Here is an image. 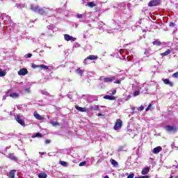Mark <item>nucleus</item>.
Here are the masks:
<instances>
[{
  "label": "nucleus",
  "instance_id": "7c9ffc66",
  "mask_svg": "<svg viewBox=\"0 0 178 178\" xmlns=\"http://www.w3.org/2000/svg\"><path fill=\"white\" fill-rule=\"evenodd\" d=\"M34 137H42V134L41 133H36Z\"/></svg>",
  "mask_w": 178,
  "mask_h": 178
},
{
  "label": "nucleus",
  "instance_id": "473e14b6",
  "mask_svg": "<svg viewBox=\"0 0 178 178\" xmlns=\"http://www.w3.org/2000/svg\"><path fill=\"white\" fill-rule=\"evenodd\" d=\"M86 161H82L79 163V166H84L86 165Z\"/></svg>",
  "mask_w": 178,
  "mask_h": 178
},
{
  "label": "nucleus",
  "instance_id": "c756f323",
  "mask_svg": "<svg viewBox=\"0 0 178 178\" xmlns=\"http://www.w3.org/2000/svg\"><path fill=\"white\" fill-rule=\"evenodd\" d=\"M151 106H152V104H149L148 106L145 108L146 112H148V111H149V108H151Z\"/></svg>",
  "mask_w": 178,
  "mask_h": 178
},
{
  "label": "nucleus",
  "instance_id": "58836bf2",
  "mask_svg": "<svg viewBox=\"0 0 178 178\" xmlns=\"http://www.w3.org/2000/svg\"><path fill=\"white\" fill-rule=\"evenodd\" d=\"M31 56H33V54H28L27 56H26V58H31Z\"/></svg>",
  "mask_w": 178,
  "mask_h": 178
},
{
  "label": "nucleus",
  "instance_id": "f8f14e48",
  "mask_svg": "<svg viewBox=\"0 0 178 178\" xmlns=\"http://www.w3.org/2000/svg\"><path fill=\"white\" fill-rule=\"evenodd\" d=\"M161 151H162V147L161 146H159V147H156L155 148H154L153 149V154H159V152H161Z\"/></svg>",
  "mask_w": 178,
  "mask_h": 178
},
{
  "label": "nucleus",
  "instance_id": "ea45409f",
  "mask_svg": "<svg viewBox=\"0 0 178 178\" xmlns=\"http://www.w3.org/2000/svg\"><path fill=\"white\" fill-rule=\"evenodd\" d=\"M56 124H58V126H59V122H53L54 126H56Z\"/></svg>",
  "mask_w": 178,
  "mask_h": 178
},
{
  "label": "nucleus",
  "instance_id": "412c9836",
  "mask_svg": "<svg viewBox=\"0 0 178 178\" xmlns=\"http://www.w3.org/2000/svg\"><path fill=\"white\" fill-rule=\"evenodd\" d=\"M15 173H16V170H10V172H9L10 177V178H15Z\"/></svg>",
  "mask_w": 178,
  "mask_h": 178
},
{
  "label": "nucleus",
  "instance_id": "bb28decb",
  "mask_svg": "<svg viewBox=\"0 0 178 178\" xmlns=\"http://www.w3.org/2000/svg\"><path fill=\"white\" fill-rule=\"evenodd\" d=\"M4 76H6V72L0 69V77H3Z\"/></svg>",
  "mask_w": 178,
  "mask_h": 178
},
{
  "label": "nucleus",
  "instance_id": "a878e982",
  "mask_svg": "<svg viewBox=\"0 0 178 178\" xmlns=\"http://www.w3.org/2000/svg\"><path fill=\"white\" fill-rule=\"evenodd\" d=\"M60 164L62 165V166H64L65 168L67 166V163L66 161H60Z\"/></svg>",
  "mask_w": 178,
  "mask_h": 178
},
{
  "label": "nucleus",
  "instance_id": "dca6fc26",
  "mask_svg": "<svg viewBox=\"0 0 178 178\" xmlns=\"http://www.w3.org/2000/svg\"><path fill=\"white\" fill-rule=\"evenodd\" d=\"M75 109H76V111H79V112H87L86 108L80 107L79 106H75Z\"/></svg>",
  "mask_w": 178,
  "mask_h": 178
},
{
  "label": "nucleus",
  "instance_id": "6ab92c4d",
  "mask_svg": "<svg viewBox=\"0 0 178 178\" xmlns=\"http://www.w3.org/2000/svg\"><path fill=\"white\" fill-rule=\"evenodd\" d=\"M170 52H172V50L167 49L165 52L161 54V56H168V55H169V54H170Z\"/></svg>",
  "mask_w": 178,
  "mask_h": 178
},
{
  "label": "nucleus",
  "instance_id": "f257e3e1",
  "mask_svg": "<svg viewBox=\"0 0 178 178\" xmlns=\"http://www.w3.org/2000/svg\"><path fill=\"white\" fill-rule=\"evenodd\" d=\"M31 10L33 12H38L39 15H41L42 16H47L48 15V8L43 7L40 8V6H31Z\"/></svg>",
  "mask_w": 178,
  "mask_h": 178
},
{
  "label": "nucleus",
  "instance_id": "a18cd8bd",
  "mask_svg": "<svg viewBox=\"0 0 178 178\" xmlns=\"http://www.w3.org/2000/svg\"><path fill=\"white\" fill-rule=\"evenodd\" d=\"M104 178H109L108 175L105 176Z\"/></svg>",
  "mask_w": 178,
  "mask_h": 178
},
{
  "label": "nucleus",
  "instance_id": "aec40b11",
  "mask_svg": "<svg viewBox=\"0 0 178 178\" xmlns=\"http://www.w3.org/2000/svg\"><path fill=\"white\" fill-rule=\"evenodd\" d=\"M153 45H157V47H161L162 45V42H161V41L159 40H154L152 42Z\"/></svg>",
  "mask_w": 178,
  "mask_h": 178
},
{
  "label": "nucleus",
  "instance_id": "c9c22d12",
  "mask_svg": "<svg viewBox=\"0 0 178 178\" xmlns=\"http://www.w3.org/2000/svg\"><path fill=\"white\" fill-rule=\"evenodd\" d=\"M139 111L141 112V111H144V107H143V106H140V107H139Z\"/></svg>",
  "mask_w": 178,
  "mask_h": 178
},
{
  "label": "nucleus",
  "instance_id": "f3484780",
  "mask_svg": "<svg viewBox=\"0 0 178 178\" xmlns=\"http://www.w3.org/2000/svg\"><path fill=\"white\" fill-rule=\"evenodd\" d=\"M104 99H109L110 101H113L116 99V97L111 96V95H105L104 97Z\"/></svg>",
  "mask_w": 178,
  "mask_h": 178
},
{
  "label": "nucleus",
  "instance_id": "5701e85b",
  "mask_svg": "<svg viewBox=\"0 0 178 178\" xmlns=\"http://www.w3.org/2000/svg\"><path fill=\"white\" fill-rule=\"evenodd\" d=\"M38 177L39 178H47V173H45V172H40L38 175Z\"/></svg>",
  "mask_w": 178,
  "mask_h": 178
},
{
  "label": "nucleus",
  "instance_id": "de8ad7c7",
  "mask_svg": "<svg viewBox=\"0 0 178 178\" xmlns=\"http://www.w3.org/2000/svg\"><path fill=\"white\" fill-rule=\"evenodd\" d=\"M169 178H173V176H171L170 177H169Z\"/></svg>",
  "mask_w": 178,
  "mask_h": 178
},
{
  "label": "nucleus",
  "instance_id": "e433bc0d",
  "mask_svg": "<svg viewBox=\"0 0 178 178\" xmlns=\"http://www.w3.org/2000/svg\"><path fill=\"white\" fill-rule=\"evenodd\" d=\"M115 84H120V80H117L114 81Z\"/></svg>",
  "mask_w": 178,
  "mask_h": 178
},
{
  "label": "nucleus",
  "instance_id": "c85d7f7f",
  "mask_svg": "<svg viewBox=\"0 0 178 178\" xmlns=\"http://www.w3.org/2000/svg\"><path fill=\"white\" fill-rule=\"evenodd\" d=\"M137 95H140V91L136 90L134 92V97H137Z\"/></svg>",
  "mask_w": 178,
  "mask_h": 178
},
{
  "label": "nucleus",
  "instance_id": "20e7f679",
  "mask_svg": "<svg viewBox=\"0 0 178 178\" xmlns=\"http://www.w3.org/2000/svg\"><path fill=\"white\" fill-rule=\"evenodd\" d=\"M31 67L33 69H37V68L40 67V69H41V70H42V69H46V70L47 69H49V67H48V66H47L45 65H35L34 63L32 64Z\"/></svg>",
  "mask_w": 178,
  "mask_h": 178
},
{
  "label": "nucleus",
  "instance_id": "79ce46f5",
  "mask_svg": "<svg viewBox=\"0 0 178 178\" xmlns=\"http://www.w3.org/2000/svg\"><path fill=\"white\" fill-rule=\"evenodd\" d=\"M115 94H116V90H114L112 91V95H115Z\"/></svg>",
  "mask_w": 178,
  "mask_h": 178
},
{
  "label": "nucleus",
  "instance_id": "c03bdc74",
  "mask_svg": "<svg viewBox=\"0 0 178 178\" xmlns=\"http://www.w3.org/2000/svg\"><path fill=\"white\" fill-rule=\"evenodd\" d=\"M176 169H178V163L177 165L175 166Z\"/></svg>",
  "mask_w": 178,
  "mask_h": 178
},
{
  "label": "nucleus",
  "instance_id": "49530a36",
  "mask_svg": "<svg viewBox=\"0 0 178 178\" xmlns=\"http://www.w3.org/2000/svg\"><path fill=\"white\" fill-rule=\"evenodd\" d=\"M99 116H102V114H101V113H99Z\"/></svg>",
  "mask_w": 178,
  "mask_h": 178
},
{
  "label": "nucleus",
  "instance_id": "0eeeda50",
  "mask_svg": "<svg viewBox=\"0 0 178 178\" xmlns=\"http://www.w3.org/2000/svg\"><path fill=\"white\" fill-rule=\"evenodd\" d=\"M104 83H112L116 80V76L106 77L103 79Z\"/></svg>",
  "mask_w": 178,
  "mask_h": 178
},
{
  "label": "nucleus",
  "instance_id": "9b49d317",
  "mask_svg": "<svg viewBox=\"0 0 178 178\" xmlns=\"http://www.w3.org/2000/svg\"><path fill=\"white\" fill-rule=\"evenodd\" d=\"M163 81L164 84H167L168 86H170V87H173V82H170V80H169V79H163Z\"/></svg>",
  "mask_w": 178,
  "mask_h": 178
},
{
  "label": "nucleus",
  "instance_id": "2eb2a0df",
  "mask_svg": "<svg viewBox=\"0 0 178 178\" xmlns=\"http://www.w3.org/2000/svg\"><path fill=\"white\" fill-rule=\"evenodd\" d=\"M149 172V167H145L141 171L142 175H148Z\"/></svg>",
  "mask_w": 178,
  "mask_h": 178
},
{
  "label": "nucleus",
  "instance_id": "9d476101",
  "mask_svg": "<svg viewBox=\"0 0 178 178\" xmlns=\"http://www.w3.org/2000/svg\"><path fill=\"white\" fill-rule=\"evenodd\" d=\"M97 59H98V56L95 55H90L88 56L86 58H85L84 60L86 62V60H97Z\"/></svg>",
  "mask_w": 178,
  "mask_h": 178
},
{
  "label": "nucleus",
  "instance_id": "72a5a7b5",
  "mask_svg": "<svg viewBox=\"0 0 178 178\" xmlns=\"http://www.w3.org/2000/svg\"><path fill=\"white\" fill-rule=\"evenodd\" d=\"M136 178H149V176H148V175L140 176V177H138Z\"/></svg>",
  "mask_w": 178,
  "mask_h": 178
},
{
  "label": "nucleus",
  "instance_id": "39448f33",
  "mask_svg": "<svg viewBox=\"0 0 178 178\" xmlns=\"http://www.w3.org/2000/svg\"><path fill=\"white\" fill-rule=\"evenodd\" d=\"M15 120L16 122H17V123L21 124V126H23V127L26 126V123L24 122V120L22 119L19 115H17L16 116Z\"/></svg>",
  "mask_w": 178,
  "mask_h": 178
},
{
  "label": "nucleus",
  "instance_id": "b1692460",
  "mask_svg": "<svg viewBox=\"0 0 178 178\" xmlns=\"http://www.w3.org/2000/svg\"><path fill=\"white\" fill-rule=\"evenodd\" d=\"M10 97L11 98H17V97H19V93H17V92L11 93L10 95Z\"/></svg>",
  "mask_w": 178,
  "mask_h": 178
},
{
  "label": "nucleus",
  "instance_id": "cd10ccee",
  "mask_svg": "<svg viewBox=\"0 0 178 178\" xmlns=\"http://www.w3.org/2000/svg\"><path fill=\"white\" fill-rule=\"evenodd\" d=\"M172 77H173L174 79H178V72H177L172 74Z\"/></svg>",
  "mask_w": 178,
  "mask_h": 178
},
{
  "label": "nucleus",
  "instance_id": "2f4dec72",
  "mask_svg": "<svg viewBox=\"0 0 178 178\" xmlns=\"http://www.w3.org/2000/svg\"><path fill=\"white\" fill-rule=\"evenodd\" d=\"M134 173H130L127 178H134Z\"/></svg>",
  "mask_w": 178,
  "mask_h": 178
},
{
  "label": "nucleus",
  "instance_id": "4be33fe9",
  "mask_svg": "<svg viewBox=\"0 0 178 178\" xmlns=\"http://www.w3.org/2000/svg\"><path fill=\"white\" fill-rule=\"evenodd\" d=\"M87 5L89 6V8H94V6H97V4H95L94 2H88Z\"/></svg>",
  "mask_w": 178,
  "mask_h": 178
},
{
  "label": "nucleus",
  "instance_id": "ddd939ff",
  "mask_svg": "<svg viewBox=\"0 0 178 178\" xmlns=\"http://www.w3.org/2000/svg\"><path fill=\"white\" fill-rule=\"evenodd\" d=\"M9 159H11V161H14L15 162H17V157L15 156V154H8Z\"/></svg>",
  "mask_w": 178,
  "mask_h": 178
},
{
  "label": "nucleus",
  "instance_id": "423d86ee",
  "mask_svg": "<svg viewBox=\"0 0 178 178\" xmlns=\"http://www.w3.org/2000/svg\"><path fill=\"white\" fill-rule=\"evenodd\" d=\"M165 129L166 131H177L178 127H173L170 125H168L165 127Z\"/></svg>",
  "mask_w": 178,
  "mask_h": 178
},
{
  "label": "nucleus",
  "instance_id": "393cba45",
  "mask_svg": "<svg viewBox=\"0 0 178 178\" xmlns=\"http://www.w3.org/2000/svg\"><path fill=\"white\" fill-rule=\"evenodd\" d=\"M76 73L79 74V76H83V70L80 68L76 69Z\"/></svg>",
  "mask_w": 178,
  "mask_h": 178
},
{
  "label": "nucleus",
  "instance_id": "f704fd0d",
  "mask_svg": "<svg viewBox=\"0 0 178 178\" xmlns=\"http://www.w3.org/2000/svg\"><path fill=\"white\" fill-rule=\"evenodd\" d=\"M76 17H77L78 19H81V18H83V14H78L76 15Z\"/></svg>",
  "mask_w": 178,
  "mask_h": 178
},
{
  "label": "nucleus",
  "instance_id": "37998d69",
  "mask_svg": "<svg viewBox=\"0 0 178 178\" xmlns=\"http://www.w3.org/2000/svg\"><path fill=\"white\" fill-rule=\"evenodd\" d=\"M123 149V147H120V151H122Z\"/></svg>",
  "mask_w": 178,
  "mask_h": 178
},
{
  "label": "nucleus",
  "instance_id": "7ed1b4c3",
  "mask_svg": "<svg viewBox=\"0 0 178 178\" xmlns=\"http://www.w3.org/2000/svg\"><path fill=\"white\" fill-rule=\"evenodd\" d=\"M161 5V0H152L148 3V6L149 8H153V6H159Z\"/></svg>",
  "mask_w": 178,
  "mask_h": 178
},
{
  "label": "nucleus",
  "instance_id": "a211bd4d",
  "mask_svg": "<svg viewBox=\"0 0 178 178\" xmlns=\"http://www.w3.org/2000/svg\"><path fill=\"white\" fill-rule=\"evenodd\" d=\"M110 162L111 165H113L115 168H117V166H119V163H118V161H116L113 159H111Z\"/></svg>",
  "mask_w": 178,
  "mask_h": 178
},
{
  "label": "nucleus",
  "instance_id": "4c0bfd02",
  "mask_svg": "<svg viewBox=\"0 0 178 178\" xmlns=\"http://www.w3.org/2000/svg\"><path fill=\"white\" fill-rule=\"evenodd\" d=\"M170 27H175V23L170 22Z\"/></svg>",
  "mask_w": 178,
  "mask_h": 178
},
{
  "label": "nucleus",
  "instance_id": "6e6552de",
  "mask_svg": "<svg viewBox=\"0 0 178 178\" xmlns=\"http://www.w3.org/2000/svg\"><path fill=\"white\" fill-rule=\"evenodd\" d=\"M29 73V71L26 68H22L18 71L19 76H26Z\"/></svg>",
  "mask_w": 178,
  "mask_h": 178
},
{
  "label": "nucleus",
  "instance_id": "4468645a",
  "mask_svg": "<svg viewBox=\"0 0 178 178\" xmlns=\"http://www.w3.org/2000/svg\"><path fill=\"white\" fill-rule=\"evenodd\" d=\"M33 116L35 118V119H37V120H42V119H44V118H42L40 114H38V113L37 112H34L33 113Z\"/></svg>",
  "mask_w": 178,
  "mask_h": 178
},
{
  "label": "nucleus",
  "instance_id": "1a4fd4ad",
  "mask_svg": "<svg viewBox=\"0 0 178 178\" xmlns=\"http://www.w3.org/2000/svg\"><path fill=\"white\" fill-rule=\"evenodd\" d=\"M64 39L65 40V41H74L76 40V38H73L68 34H65Z\"/></svg>",
  "mask_w": 178,
  "mask_h": 178
},
{
  "label": "nucleus",
  "instance_id": "a19ab883",
  "mask_svg": "<svg viewBox=\"0 0 178 178\" xmlns=\"http://www.w3.org/2000/svg\"><path fill=\"white\" fill-rule=\"evenodd\" d=\"M49 143H51L50 140H45V144H49Z\"/></svg>",
  "mask_w": 178,
  "mask_h": 178
},
{
  "label": "nucleus",
  "instance_id": "f03ea898",
  "mask_svg": "<svg viewBox=\"0 0 178 178\" xmlns=\"http://www.w3.org/2000/svg\"><path fill=\"white\" fill-rule=\"evenodd\" d=\"M122 126H123V121H122V120H120V119H117L115 120L113 129L116 131L120 130V129H122Z\"/></svg>",
  "mask_w": 178,
  "mask_h": 178
}]
</instances>
